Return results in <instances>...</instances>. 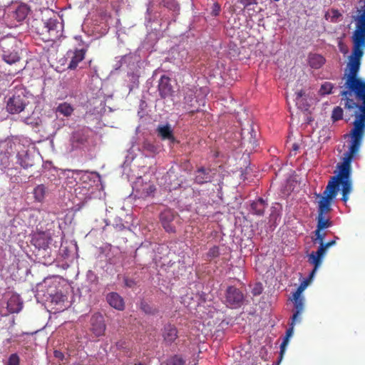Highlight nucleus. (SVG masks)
Segmentation results:
<instances>
[{
    "instance_id": "f257e3e1",
    "label": "nucleus",
    "mask_w": 365,
    "mask_h": 365,
    "mask_svg": "<svg viewBox=\"0 0 365 365\" xmlns=\"http://www.w3.org/2000/svg\"><path fill=\"white\" fill-rule=\"evenodd\" d=\"M21 43L14 36H4L0 39V56L8 64L12 65L19 63L21 60ZM24 69L23 67L16 68L14 71H9V76H15Z\"/></svg>"
},
{
    "instance_id": "f03ea898",
    "label": "nucleus",
    "mask_w": 365,
    "mask_h": 365,
    "mask_svg": "<svg viewBox=\"0 0 365 365\" xmlns=\"http://www.w3.org/2000/svg\"><path fill=\"white\" fill-rule=\"evenodd\" d=\"M325 230H315L314 235L312 237V241L314 244H319V247L316 252H312L308 256V262L309 264L314 265V269L310 273L312 277L317 269L320 267L322 259L326 254L327 250L335 244V240H331L325 242L324 238L326 235Z\"/></svg>"
},
{
    "instance_id": "7ed1b4c3",
    "label": "nucleus",
    "mask_w": 365,
    "mask_h": 365,
    "mask_svg": "<svg viewBox=\"0 0 365 365\" xmlns=\"http://www.w3.org/2000/svg\"><path fill=\"white\" fill-rule=\"evenodd\" d=\"M205 93L195 86L187 87L185 90L184 108L190 115L200 111V106L205 105Z\"/></svg>"
},
{
    "instance_id": "20e7f679",
    "label": "nucleus",
    "mask_w": 365,
    "mask_h": 365,
    "mask_svg": "<svg viewBox=\"0 0 365 365\" xmlns=\"http://www.w3.org/2000/svg\"><path fill=\"white\" fill-rule=\"evenodd\" d=\"M29 101L24 91L18 90L9 98L6 103V110L11 114H19L26 108Z\"/></svg>"
},
{
    "instance_id": "39448f33",
    "label": "nucleus",
    "mask_w": 365,
    "mask_h": 365,
    "mask_svg": "<svg viewBox=\"0 0 365 365\" xmlns=\"http://www.w3.org/2000/svg\"><path fill=\"white\" fill-rule=\"evenodd\" d=\"M309 280L307 279H304L297 287L295 292H294L292 296V302L294 306V318L297 316L301 315L304 311V299L302 296V293L309 285Z\"/></svg>"
},
{
    "instance_id": "423d86ee",
    "label": "nucleus",
    "mask_w": 365,
    "mask_h": 365,
    "mask_svg": "<svg viewBox=\"0 0 365 365\" xmlns=\"http://www.w3.org/2000/svg\"><path fill=\"white\" fill-rule=\"evenodd\" d=\"M244 301L243 293L237 287L230 286L225 294V302L227 307L237 308L241 307Z\"/></svg>"
},
{
    "instance_id": "0eeeda50",
    "label": "nucleus",
    "mask_w": 365,
    "mask_h": 365,
    "mask_svg": "<svg viewBox=\"0 0 365 365\" xmlns=\"http://www.w3.org/2000/svg\"><path fill=\"white\" fill-rule=\"evenodd\" d=\"M51 241V237L48 230H36L31 235V242L36 248L46 249Z\"/></svg>"
},
{
    "instance_id": "6e6552de",
    "label": "nucleus",
    "mask_w": 365,
    "mask_h": 365,
    "mask_svg": "<svg viewBox=\"0 0 365 365\" xmlns=\"http://www.w3.org/2000/svg\"><path fill=\"white\" fill-rule=\"evenodd\" d=\"M90 323V330L96 336L98 337L104 334L106 326L104 317L102 314L100 313H95L92 315Z\"/></svg>"
},
{
    "instance_id": "1a4fd4ad",
    "label": "nucleus",
    "mask_w": 365,
    "mask_h": 365,
    "mask_svg": "<svg viewBox=\"0 0 365 365\" xmlns=\"http://www.w3.org/2000/svg\"><path fill=\"white\" fill-rule=\"evenodd\" d=\"M61 25L56 19H49L43 22V28L41 34H47L49 38H56L59 36Z\"/></svg>"
},
{
    "instance_id": "9d476101",
    "label": "nucleus",
    "mask_w": 365,
    "mask_h": 365,
    "mask_svg": "<svg viewBox=\"0 0 365 365\" xmlns=\"http://www.w3.org/2000/svg\"><path fill=\"white\" fill-rule=\"evenodd\" d=\"M242 144L247 145L248 147L254 148L257 144V133L251 124L247 128H243L241 131Z\"/></svg>"
},
{
    "instance_id": "9b49d317",
    "label": "nucleus",
    "mask_w": 365,
    "mask_h": 365,
    "mask_svg": "<svg viewBox=\"0 0 365 365\" xmlns=\"http://www.w3.org/2000/svg\"><path fill=\"white\" fill-rule=\"evenodd\" d=\"M86 50L84 48L70 50L67 52L66 56L70 58V62L68 64V68L74 70L77 68L78 63L81 62L86 56Z\"/></svg>"
},
{
    "instance_id": "f8f14e48",
    "label": "nucleus",
    "mask_w": 365,
    "mask_h": 365,
    "mask_svg": "<svg viewBox=\"0 0 365 365\" xmlns=\"http://www.w3.org/2000/svg\"><path fill=\"white\" fill-rule=\"evenodd\" d=\"M158 91L160 97L164 99L172 96L173 90L170 78L168 76L163 75L160 77L158 83Z\"/></svg>"
},
{
    "instance_id": "ddd939ff",
    "label": "nucleus",
    "mask_w": 365,
    "mask_h": 365,
    "mask_svg": "<svg viewBox=\"0 0 365 365\" xmlns=\"http://www.w3.org/2000/svg\"><path fill=\"white\" fill-rule=\"evenodd\" d=\"M163 341L167 345H171L178 337V331L173 324H166L163 329Z\"/></svg>"
},
{
    "instance_id": "4468645a",
    "label": "nucleus",
    "mask_w": 365,
    "mask_h": 365,
    "mask_svg": "<svg viewBox=\"0 0 365 365\" xmlns=\"http://www.w3.org/2000/svg\"><path fill=\"white\" fill-rule=\"evenodd\" d=\"M212 178V170L210 168L201 167L195 171V181L197 184L202 185L211 182Z\"/></svg>"
},
{
    "instance_id": "2eb2a0df",
    "label": "nucleus",
    "mask_w": 365,
    "mask_h": 365,
    "mask_svg": "<svg viewBox=\"0 0 365 365\" xmlns=\"http://www.w3.org/2000/svg\"><path fill=\"white\" fill-rule=\"evenodd\" d=\"M107 302L113 308L123 311L125 309V302L123 297L117 292H110L106 296Z\"/></svg>"
},
{
    "instance_id": "dca6fc26",
    "label": "nucleus",
    "mask_w": 365,
    "mask_h": 365,
    "mask_svg": "<svg viewBox=\"0 0 365 365\" xmlns=\"http://www.w3.org/2000/svg\"><path fill=\"white\" fill-rule=\"evenodd\" d=\"M23 308V302L19 295L12 294L7 302V309L9 312L19 313Z\"/></svg>"
},
{
    "instance_id": "f3484780",
    "label": "nucleus",
    "mask_w": 365,
    "mask_h": 365,
    "mask_svg": "<svg viewBox=\"0 0 365 365\" xmlns=\"http://www.w3.org/2000/svg\"><path fill=\"white\" fill-rule=\"evenodd\" d=\"M301 322L300 315L297 316L295 318H294V314L292 315V317L291 318V322L289 324L290 327L287 330L286 336L284 339V341H283V342L282 343V344L280 346L281 351H280V358H279V362H280V361L282 360V355H283V353L284 351V347H285V346L287 345V344L288 342L289 338L293 334V330H294V325L297 322Z\"/></svg>"
},
{
    "instance_id": "a211bd4d",
    "label": "nucleus",
    "mask_w": 365,
    "mask_h": 365,
    "mask_svg": "<svg viewBox=\"0 0 365 365\" xmlns=\"http://www.w3.org/2000/svg\"><path fill=\"white\" fill-rule=\"evenodd\" d=\"M29 11L30 8L29 6L25 4H20L13 12V18H14L17 21L21 22L26 18Z\"/></svg>"
},
{
    "instance_id": "6ab92c4d",
    "label": "nucleus",
    "mask_w": 365,
    "mask_h": 365,
    "mask_svg": "<svg viewBox=\"0 0 365 365\" xmlns=\"http://www.w3.org/2000/svg\"><path fill=\"white\" fill-rule=\"evenodd\" d=\"M157 131L163 140H169L172 143L175 142V138L169 125L158 126Z\"/></svg>"
},
{
    "instance_id": "aec40b11",
    "label": "nucleus",
    "mask_w": 365,
    "mask_h": 365,
    "mask_svg": "<svg viewBox=\"0 0 365 365\" xmlns=\"http://www.w3.org/2000/svg\"><path fill=\"white\" fill-rule=\"evenodd\" d=\"M174 217V212L170 209H165L162 211L160 214V221L163 228H168Z\"/></svg>"
},
{
    "instance_id": "412c9836",
    "label": "nucleus",
    "mask_w": 365,
    "mask_h": 365,
    "mask_svg": "<svg viewBox=\"0 0 365 365\" xmlns=\"http://www.w3.org/2000/svg\"><path fill=\"white\" fill-rule=\"evenodd\" d=\"M267 205L265 201L259 197L251 204V212L257 215H262Z\"/></svg>"
},
{
    "instance_id": "4be33fe9",
    "label": "nucleus",
    "mask_w": 365,
    "mask_h": 365,
    "mask_svg": "<svg viewBox=\"0 0 365 365\" xmlns=\"http://www.w3.org/2000/svg\"><path fill=\"white\" fill-rule=\"evenodd\" d=\"M325 61V58L320 54H312L309 57V66L315 69L321 68Z\"/></svg>"
},
{
    "instance_id": "5701e85b",
    "label": "nucleus",
    "mask_w": 365,
    "mask_h": 365,
    "mask_svg": "<svg viewBox=\"0 0 365 365\" xmlns=\"http://www.w3.org/2000/svg\"><path fill=\"white\" fill-rule=\"evenodd\" d=\"M66 300L67 297L61 292H56L51 297V303L59 306V307L56 308V310H63L66 307L64 303Z\"/></svg>"
},
{
    "instance_id": "b1692460",
    "label": "nucleus",
    "mask_w": 365,
    "mask_h": 365,
    "mask_svg": "<svg viewBox=\"0 0 365 365\" xmlns=\"http://www.w3.org/2000/svg\"><path fill=\"white\" fill-rule=\"evenodd\" d=\"M143 149L147 153L148 155H155L159 153L160 146L148 140H145L143 143Z\"/></svg>"
},
{
    "instance_id": "393cba45",
    "label": "nucleus",
    "mask_w": 365,
    "mask_h": 365,
    "mask_svg": "<svg viewBox=\"0 0 365 365\" xmlns=\"http://www.w3.org/2000/svg\"><path fill=\"white\" fill-rule=\"evenodd\" d=\"M73 110L72 106L66 102L60 103L56 108V112L66 117L71 116Z\"/></svg>"
},
{
    "instance_id": "a878e982",
    "label": "nucleus",
    "mask_w": 365,
    "mask_h": 365,
    "mask_svg": "<svg viewBox=\"0 0 365 365\" xmlns=\"http://www.w3.org/2000/svg\"><path fill=\"white\" fill-rule=\"evenodd\" d=\"M46 187L44 185L41 184L37 185L34 190V196L35 200L38 202H42L46 197Z\"/></svg>"
},
{
    "instance_id": "bb28decb",
    "label": "nucleus",
    "mask_w": 365,
    "mask_h": 365,
    "mask_svg": "<svg viewBox=\"0 0 365 365\" xmlns=\"http://www.w3.org/2000/svg\"><path fill=\"white\" fill-rule=\"evenodd\" d=\"M160 4L168 10L172 11L175 15L178 14L180 6L176 0H163Z\"/></svg>"
},
{
    "instance_id": "cd10ccee",
    "label": "nucleus",
    "mask_w": 365,
    "mask_h": 365,
    "mask_svg": "<svg viewBox=\"0 0 365 365\" xmlns=\"http://www.w3.org/2000/svg\"><path fill=\"white\" fill-rule=\"evenodd\" d=\"M185 359L178 354L171 356L165 361V365H185Z\"/></svg>"
},
{
    "instance_id": "c85d7f7f",
    "label": "nucleus",
    "mask_w": 365,
    "mask_h": 365,
    "mask_svg": "<svg viewBox=\"0 0 365 365\" xmlns=\"http://www.w3.org/2000/svg\"><path fill=\"white\" fill-rule=\"evenodd\" d=\"M333 88L334 86L331 83L326 81L323 84H322L319 90V93L321 95L330 94L331 93Z\"/></svg>"
},
{
    "instance_id": "c756f323",
    "label": "nucleus",
    "mask_w": 365,
    "mask_h": 365,
    "mask_svg": "<svg viewBox=\"0 0 365 365\" xmlns=\"http://www.w3.org/2000/svg\"><path fill=\"white\" fill-rule=\"evenodd\" d=\"M343 118V109L336 106L334 108L331 114V119L334 122L338 121Z\"/></svg>"
},
{
    "instance_id": "7c9ffc66",
    "label": "nucleus",
    "mask_w": 365,
    "mask_h": 365,
    "mask_svg": "<svg viewBox=\"0 0 365 365\" xmlns=\"http://www.w3.org/2000/svg\"><path fill=\"white\" fill-rule=\"evenodd\" d=\"M22 121L26 124L30 125L33 127H37L39 124L38 118H34L32 115L30 116H27L22 119Z\"/></svg>"
},
{
    "instance_id": "2f4dec72",
    "label": "nucleus",
    "mask_w": 365,
    "mask_h": 365,
    "mask_svg": "<svg viewBox=\"0 0 365 365\" xmlns=\"http://www.w3.org/2000/svg\"><path fill=\"white\" fill-rule=\"evenodd\" d=\"M220 255L219 247L217 246H214L211 247L208 252L207 253V257L208 259H212L217 257Z\"/></svg>"
},
{
    "instance_id": "473e14b6",
    "label": "nucleus",
    "mask_w": 365,
    "mask_h": 365,
    "mask_svg": "<svg viewBox=\"0 0 365 365\" xmlns=\"http://www.w3.org/2000/svg\"><path fill=\"white\" fill-rule=\"evenodd\" d=\"M27 157L24 156L22 157L21 155H18V163L20 164V165L24 168V169H27L29 167L32 166L31 163H29L26 161Z\"/></svg>"
},
{
    "instance_id": "72a5a7b5",
    "label": "nucleus",
    "mask_w": 365,
    "mask_h": 365,
    "mask_svg": "<svg viewBox=\"0 0 365 365\" xmlns=\"http://www.w3.org/2000/svg\"><path fill=\"white\" fill-rule=\"evenodd\" d=\"M8 365H19V357L16 354L10 355L8 360Z\"/></svg>"
},
{
    "instance_id": "f704fd0d",
    "label": "nucleus",
    "mask_w": 365,
    "mask_h": 365,
    "mask_svg": "<svg viewBox=\"0 0 365 365\" xmlns=\"http://www.w3.org/2000/svg\"><path fill=\"white\" fill-rule=\"evenodd\" d=\"M220 11H221L220 5L218 3L215 2L212 4L210 14L212 16H217L220 14Z\"/></svg>"
},
{
    "instance_id": "c9c22d12",
    "label": "nucleus",
    "mask_w": 365,
    "mask_h": 365,
    "mask_svg": "<svg viewBox=\"0 0 365 365\" xmlns=\"http://www.w3.org/2000/svg\"><path fill=\"white\" fill-rule=\"evenodd\" d=\"M240 3L244 6L245 8L250 9V6L257 4V0H240Z\"/></svg>"
},
{
    "instance_id": "e433bc0d",
    "label": "nucleus",
    "mask_w": 365,
    "mask_h": 365,
    "mask_svg": "<svg viewBox=\"0 0 365 365\" xmlns=\"http://www.w3.org/2000/svg\"><path fill=\"white\" fill-rule=\"evenodd\" d=\"M142 309L147 314H155V311H153L152 308L148 304H142Z\"/></svg>"
},
{
    "instance_id": "4c0bfd02",
    "label": "nucleus",
    "mask_w": 365,
    "mask_h": 365,
    "mask_svg": "<svg viewBox=\"0 0 365 365\" xmlns=\"http://www.w3.org/2000/svg\"><path fill=\"white\" fill-rule=\"evenodd\" d=\"M304 95H305V92L303 90H300L296 93L295 100H296L297 104L298 103L299 101L301 100L302 96H304Z\"/></svg>"
},
{
    "instance_id": "58836bf2",
    "label": "nucleus",
    "mask_w": 365,
    "mask_h": 365,
    "mask_svg": "<svg viewBox=\"0 0 365 365\" xmlns=\"http://www.w3.org/2000/svg\"><path fill=\"white\" fill-rule=\"evenodd\" d=\"M54 356L58 359L61 361H63L64 359V354L60 351H54Z\"/></svg>"
},
{
    "instance_id": "ea45409f",
    "label": "nucleus",
    "mask_w": 365,
    "mask_h": 365,
    "mask_svg": "<svg viewBox=\"0 0 365 365\" xmlns=\"http://www.w3.org/2000/svg\"><path fill=\"white\" fill-rule=\"evenodd\" d=\"M106 226H112L114 228H125V227L122 224H120V225L115 224V225L114 223H110V222H106Z\"/></svg>"
},
{
    "instance_id": "a19ab883",
    "label": "nucleus",
    "mask_w": 365,
    "mask_h": 365,
    "mask_svg": "<svg viewBox=\"0 0 365 365\" xmlns=\"http://www.w3.org/2000/svg\"><path fill=\"white\" fill-rule=\"evenodd\" d=\"M155 187L153 185H150L148 189V192L153 193L155 192Z\"/></svg>"
},
{
    "instance_id": "79ce46f5",
    "label": "nucleus",
    "mask_w": 365,
    "mask_h": 365,
    "mask_svg": "<svg viewBox=\"0 0 365 365\" xmlns=\"http://www.w3.org/2000/svg\"><path fill=\"white\" fill-rule=\"evenodd\" d=\"M125 285L128 286V287H131L132 286V284H133V281L131 280H128V279H125Z\"/></svg>"
},
{
    "instance_id": "37998d69",
    "label": "nucleus",
    "mask_w": 365,
    "mask_h": 365,
    "mask_svg": "<svg viewBox=\"0 0 365 365\" xmlns=\"http://www.w3.org/2000/svg\"><path fill=\"white\" fill-rule=\"evenodd\" d=\"M298 148H299V147H298V145H296V144H294V145H293V149H294V150H297L298 149Z\"/></svg>"
},
{
    "instance_id": "c03bdc74",
    "label": "nucleus",
    "mask_w": 365,
    "mask_h": 365,
    "mask_svg": "<svg viewBox=\"0 0 365 365\" xmlns=\"http://www.w3.org/2000/svg\"><path fill=\"white\" fill-rule=\"evenodd\" d=\"M260 294V291H259V292L255 291V292H254V294H255V295L256 294Z\"/></svg>"
}]
</instances>
